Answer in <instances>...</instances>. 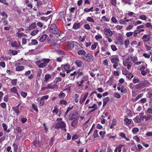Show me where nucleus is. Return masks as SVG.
Returning <instances> with one entry per match:
<instances>
[{"label": "nucleus", "mask_w": 152, "mask_h": 152, "mask_svg": "<svg viewBox=\"0 0 152 152\" xmlns=\"http://www.w3.org/2000/svg\"><path fill=\"white\" fill-rule=\"evenodd\" d=\"M66 124L64 121L57 122L56 123L54 128L56 129H63L65 132H66L67 130L66 128Z\"/></svg>", "instance_id": "obj_1"}, {"label": "nucleus", "mask_w": 152, "mask_h": 152, "mask_svg": "<svg viewBox=\"0 0 152 152\" xmlns=\"http://www.w3.org/2000/svg\"><path fill=\"white\" fill-rule=\"evenodd\" d=\"M49 32L53 34H57L59 32V30L55 24H51L49 27Z\"/></svg>", "instance_id": "obj_2"}, {"label": "nucleus", "mask_w": 152, "mask_h": 152, "mask_svg": "<svg viewBox=\"0 0 152 152\" xmlns=\"http://www.w3.org/2000/svg\"><path fill=\"white\" fill-rule=\"evenodd\" d=\"M81 58L88 62H91L93 60V56L89 53H85V55L82 56Z\"/></svg>", "instance_id": "obj_3"}, {"label": "nucleus", "mask_w": 152, "mask_h": 152, "mask_svg": "<svg viewBox=\"0 0 152 152\" xmlns=\"http://www.w3.org/2000/svg\"><path fill=\"white\" fill-rule=\"evenodd\" d=\"M41 62H42L39 65V67L43 68L47 65V64L50 61V59L48 58H43L41 59Z\"/></svg>", "instance_id": "obj_4"}, {"label": "nucleus", "mask_w": 152, "mask_h": 152, "mask_svg": "<svg viewBox=\"0 0 152 152\" xmlns=\"http://www.w3.org/2000/svg\"><path fill=\"white\" fill-rule=\"evenodd\" d=\"M78 116V113L77 112H75L74 113L71 114L69 116V120L78 119L77 118Z\"/></svg>", "instance_id": "obj_5"}, {"label": "nucleus", "mask_w": 152, "mask_h": 152, "mask_svg": "<svg viewBox=\"0 0 152 152\" xmlns=\"http://www.w3.org/2000/svg\"><path fill=\"white\" fill-rule=\"evenodd\" d=\"M69 65L67 64L65 65H62L61 66V69L63 72H64L65 71H66L67 73H69L70 71H72L71 69L69 70Z\"/></svg>", "instance_id": "obj_6"}, {"label": "nucleus", "mask_w": 152, "mask_h": 152, "mask_svg": "<svg viewBox=\"0 0 152 152\" xmlns=\"http://www.w3.org/2000/svg\"><path fill=\"white\" fill-rule=\"evenodd\" d=\"M11 46L14 47L16 49H18L20 45V41H14L11 42Z\"/></svg>", "instance_id": "obj_7"}, {"label": "nucleus", "mask_w": 152, "mask_h": 152, "mask_svg": "<svg viewBox=\"0 0 152 152\" xmlns=\"http://www.w3.org/2000/svg\"><path fill=\"white\" fill-rule=\"evenodd\" d=\"M141 39L144 42H147L150 40L149 35L145 34L143 36Z\"/></svg>", "instance_id": "obj_8"}, {"label": "nucleus", "mask_w": 152, "mask_h": 152, "mask_svg": "<svg viewBox=\"0 0 152 152\" xmlns=\"http://www.w3.org/2000/svg\"><path fill=\"white\" fill-rule=\"evenodd\" d=\"M123 64L131 63L129 56H125L124 57L123 59Z\"/></svg>", "instance_id": "obj_9"}, {"label": "nucleus", "mask_w": 152, "mask_h": 152, "mask_svg": "<svg viewBox=\"0 0 152 152\" xmlns=\"http://www.w3.org/2000/svg\"><path fill=\"white\" fill-rule=\"evenodd\" d=\"M131 59L132 61L136 65H139L141 64V62L140 61L137 62V58L136 56H134L131 57Z\"/></svg>", "instance_id": "obj_10"}, {"label": "nucleus", "mask_w": 152, "mask_h": 152, "mask_svg": "<svg viewBox=\"0 0 152 152\" xmlns=\"http://www.w3.org/2000/svg\"><path fill=\"white\" fill-rule=\"evenodd\" d=\"M112 64L115 63H118L119 62V60L117 56H115V57H113L110 58Z\"/></svg>", "instance_id": "obj_11"}, {"label": "nucleus", "mask_w": 152, "mask_h": 152, "mask_svg": "<svg viewBox=\"0 0 152 152\" xmlns=\"http://www.w3.org/2000/svg\"><path fill=\"white\" fill-rule=\"evenodd\" d=\"M104 34L109 37H111L113 34L112 32L109 29H104Z\"/></svg>", "instance_id": "obj_12"}, {"label": "nucleus", "mask_w": 152, "mask_h": 152, "mask_svg": "<svg viewBox=\"0 0 152 152\" xmlns=\"http://www.w3.org/2000/svg\"><path fill=\"white\" fill-rule=\"evenodd\" d=\"M79 73V71H75L72 73L70 74L69 76V78L71 80H74L75 78V77L76 75H77Z\"/></svg>", "instance_id": "obj_13"}, {"label": "nucleus", "mask_w": 152, "mask_h": 152, "mask_svg": "<svg viewBox=\"0 0 152 152\" xmlns=\"http://www.w3.org/2000/svg\"><path fill=\"white\" fill-rule=\"evenodd\" d=\"M47 88L51 89H57L58 88V86L56 84L52 85L51 84H48L47 85Z\"/></svg>", "instance_id": "obj_14"}, {"label": "nucleus", "mask_w": 152, "mask_h": 152, "mask_svg": "<svg viewBox=\"0 0 152 152\" xmlns=\"http://www.w3.org/2000/svg\"><path fill=\"white\" fill-rule=\"evenodd\" d=\"M75 63L77 67H81L84 66L83 63L79 60H76L75 62Z\"/></svg>", "instance_id": "obj_15"}, {"label": "nucleus", "mask_w": 152, "mask_h": 152, "mask_svg": "<svg viewBox=\"0 0 152 152\" xmlns=\"http://www.w3.org/2000/svg\"><path fill=\"white\" fill-rule=\"evenodd\" d=\"M10 91L11 93L16 94L18 96L19 95V94L17 92V89L15 87H14L11 88L10 90Z\"/></svg>", "instance_id": "obj_16"}, {"label": "nucleus", "mask_w": 152, "mask_h": 152, "mask_svg": "<svg viewBox=\"0 0 152 152\" xmlns=\"http://www.w3.org/2000/svg\"><path fill=\"white\" fill-rule=\"evenodd\" d=\"M110 98L109 97H107L104 99L103 100V106L106 105L107 102L109 101Z\"/></svg>", "instance_id": "obj_17"}, {"label": "nucleus", "mask_w": 152, "mask_h": 152, "mask_svg": "<svg viewBox=\"0 0 152 152\" xmlns=\"http://www.w3.org/2000/svg\"><path fill=\"white\" fill-rule=\"evenodd\" d=\"M134 122L137 123H140L141 122V119L140 118L138 115H137L136 117L133 119Z\"/></svg>", "instance_id": "obj_18"}, {"label": "nucleus", "mask_w": 152, "mask_h": 152, "mask_svg": "<svg viewBox=\"0 0 152 152\" xmlns=\"http://www.w3.org/2000/svg\"><path fill=\"white\" fill-rule=\"evenodd\" d=\"M132 120L128 118H125L124 119L125 124L127 125H129L131 122Z\"/></svg>", "instance_id": "obj_19"}, {"label": "nucleus", "mask_w": 152, "mask_h": 152, "mask_svg": "<svg viewBox=\"0 0 152 152\" xmlns=\"http://www.w3.org/2000/svg\"><path fill=\"white\" fill-rule=\"evenodd\" d=\"M86 53V51L83 50H80L77 52L78 55H82L83 56L85 55Z\"/></svg>", "instance_id": "obj_20"}, {"label": "nucleus", "mask_w": 152, "mask_h": 152, "mask_svg": "<svg viewBox=\"0 0 152 152\" xmlns=\"http://www.w3.org/2000/svg\"><path fill=\"white\" fill-rule=\"evenodd\" d=\"M20 105L19 104L17 106L13 108V110L17 114H19L20 112V110L18 108V107Z\"/></svg>", "instance_id": "obj_21"}, {"label": "nucleus", "mask_w": 152, "mask_h": 152, "mask_svg": "<svg viewBox=\"0 0 152 152\" xmlns=\"http://www.w3.org/2000/svg\"><path fill=\"white\" fill-rule=\"evenodd\" d=\"M75 44L74 48L76 50H78L81 48V46L80 44L76 42H75Z\"/></svg>", "instance_id": "obj_22"}, {"label": "nucleus", "mask_w": 152, "mask_h": 152, "mask_svg": "<svg viewBox=\"0 0 152 152\" xmlns=\"http://www.w3.org/2000/svg\"><path fill=\"white\" fill-rule=\"evenodd\" d=\"M2 125L4 128V131H6L8 133L10 131V129H7L8 127L6 124H5V123H3L2 124Z\"/></svg>", "instance_id": "obj_23"}, {"label": "nucleus", "mask_w": 152, "mask_h": 152, "mask_svg": "<svg viewBox=\"0 0 152 152\" xmlns=\"http://www.w3.org/2000/svg\"><path fill=\"white\" fill-rule=\"evenodd\" d=\"M47 35L45 34H44L42 35L40 38V41L41 42H42L44 41L45 39H46L47 37Z\"/></svg>", "instance_id": "obj_24"}, {"label": "nucleus", "mask_w": 152, "mask_h": 152, "mask_svg": "<svg viewBox=\"0 0 152 152\" xmlns=\"http://www.w3.org/2000/svg\"><path fill=\"white\" fill-rule=\"evenodd\" d=\"M36 27V23H31L29 26V29L30 30L35 28Z\"/></svg>", "instance_id": "obj_25"}, {"label": "nucleus", "mask_w": 152, "mask_h": 152, "mask_svg": "<svg viewBox=\"0 0 152 152\" xmlns=\"http://www.w3.org/2000/svg\"><path fill=\"white\" fill-rule=\"evenodd\" d=\"M84 82V80H82L80 81H77L76 82L77 84V86L79 87H82L83 86V83Z\"/></svg>", "instance_id": "obj_26"}, {"label": "nucleus", "mask_w": 152, "mask_h": 152, "mask_svg": "<svg viewBox=\"0 0 152 152\" xmlns=\"http://www.w3.org/2000/svg\"><path fill=\"white\" fill-rule=\"evenodd\" d=\"M116 124V121L115 119L114 118L113 119L112 124L110 126V129L113 128V127L115 126Z\"/></svg>", "instance_id": "obj_27"}, {"label": "nucleus", "mask_w": 152, "mask_h": 152, "mask_svg": "<svg viewBox=\"0 0 152 152\" xmlns=\"http://www.w3.org/2000/svg\"><path fill=\"white\" fill-rule=\"evenodd\" d=\"M80 26V24L79 23H75L73 25V28L74 29H77L79 28Z\"/></svg>", "instance_id": "obj_28"}, {"label": "nucleus", "mask_w": 152, "mask_h": 152, "mask_svg": "<svg viewBox=\"0 0 152 152\" xmlns=\"http://www.w3.org/2000/svg\"><path fill=\"white\" fill-rule=\"evenodd\" d=\"M78 122V119L74 120L73 121H72L71 124V125L73 127L75 126L77 124Z\"/></svg>", "instance_id": "obj_29"}, {"label": "nucleus", "mask_w": 152, "mask_h": 152, "mask_svg": "<svg viewBox=\"0 0 152 152\" xmlns=\"http://www.w3.org/2000/svg\"><path fill=\"white\" fill-rule=\"evenodd\" d=\"M38 43L37 41L35 39H32L31 41V44H29V45H37Z\"/></svg>", "instance_id": "obj_30"}, {"label": "nucleus", "mask_w": 152, "mask_h": 152, "mask_svg": "<svg viewBox=\"0 0 152 152\" xmlns=\"http://www.w3.org/2000/svg\"><path fill=\"white\" fill-rule=\"evenodd\" d=\"M139 129L137 127H135L133 128L132 129V132L134 134H136L139 132Z\"/></svg>", "instance_id": "obj_31"}, {"label": "nucleus", "mask_w": 152, "mask_h": 152, "mask_svg": "<svg viewBox=\"0 0 152 152\" xmlns=\"http://www.w3.org/2000/svg\"><path fill=\"white\" fill-rule=\"evenodd\" d=\"M132 63L124 64V66H126L127 68L128 69H130L132 66Z\"/></svg>", "instance_id": "obj_32"}, {"label": "nucleus", "mask_w": 152, "mask_h": 152, "mask_svg": "<svg viewBox=\"0 0 152 152\" xmlns=\"http://www.w3.org/2000/svg\"><path fill=\"white\" fill-rule=\"evenodd\" d=\"M132 63L124 64V66H126L127 68L128 69H130L132 66Z\"/></svg>", "instance_id": "obj_33"}, {"label": "nucleus", "mask_w": 152, "mask_h": 152, "mask_svg": "<svg viewBox=\"0 0 152 152\" xmlns=\"http://www.w3.org/2000/svg\"><path fill=\"white\" fill-rule=\"evenodd\" d=\"M33 144L36 147H39L40 146V145L39 144L38 141H34L33 142Z\"/></svg>", "instance_id": "obj_34"}, {"label": "nucleus", "mask_w": 152, "mask_h": 152, "mask_svg": "<svg viewBox=\"0 0 152 152\" xmlns=\"http://www.w3.org/2000/svg\"><path fill=\"white\" fill-rule=\"evenodd\" d=\"M39 32V30H34L31 32V36H34L37 34Z\"/></svg>", "instance_id": "obj_35"}, {"label": "nucleus", "mask_w": 152, "mask_h": 152, "mask_svg": "<svg viewBox=\"0 0 152 152\" xmlns=\"http://www.w3.org/2000/svg\"><path fill=\"white\" fill-rule=\"evenodd\" d=\"M51 78V76L50 75L46 74L45 76V82H47L48 80Z\"/></svg>", "instance_id": "obj_36"}, {"label": "nucleus", "mask_w": 152, "mask_h": 152, "mask_svg": "<svg viewBox=\"0 0 152 152\" xmlns=\"http://www.w3.org/2000/svg\"><path fill=\"white\" fill-rule=\"evenodd\" d=\"M143 87V85L141 83L137 84L135 86V88L136 89H141Z\"/></svg>", "instance_id": "obj_37"}, {"label": "nucleus", "mask_w": 152, "mask_h": 152, "mask_svg": "<svg viewBox=\"0 0 152 152\" xmlns=\"http://www.w3.org/2000/svg\"><path fill=\"white\" fill-rule=\"evenodd\" d=\"M24 68V67L23 66H18L16 68V70L17 71H20L23 70Z\"/></svg>", "instance_id": "obj_38"}, {"label": "nucleus", "mask_w": 152, "mask_h": 152, "mask_svg": "<svg viewBox=\"0 0 152 152\" xmlns=\"http://www.w3.org/2000/svg\"><path fill=\"white\" fill-rule=\"evenodd\" d=\"M144 118L145 119V121H148V120L149 119H151L152 120V117L151 115H147V116L145 115V117H144Z\"/></svg>", "instance_id": "obj_39"}, {"label": "nucleus", "mask_w": 152, "mask_h": 152, "mask_svg": "<svg viewBox=\"0 0 152 152\" xmlns=\"http://www.w3.org/2000/svg\"><path fill=\"white\" fill-rule=\"evenodd\" d=\"M126 76L129 79L131 80L133 77V75L131 73H129L126 75Z\"/></svg>", "instance_id": "obj_40"}, {"label": "nucleus", "mask_w": 152, "mask_h": 152, "mask_svg": "<svg viewBox=\"0 0 152 152\" xmlns=\"http://www.w3.org/2000/svg\"><path fill=\"white\" fill-rule=\"evenodd\" d=\"M48 43L50 44V46H54L56 45L57 43L54 41H48Z\"/></svg>", "instance_id": "obj_41"}, {"label": "nucleus", "mask_w": 152, "mask_h": 152, "mask_svg": "<svg viewBox=\"0 0 152 152\" xmlns=\"http://www.w3.org/2000/svg\"><path fill=\"white\" fill-rule=\"evenodd\" d=\"M143 94H139L133 100V101H137L138 99L140 98L142 96Z\"/></svg>", "instance_id": "obj_42"}, {"label": "nucleus", "mask_w": 152, "mask_h": 152, "mask_svg": "<svg viewBox=\"0 0 152 152\" xmlns=\"http://www.w3.org/2000/svg\"><path fill=\"white\" fill-rule=\"evenodd\" d=\"M88 108H90V109L95 108V109H98L97 105L95 104H94V105L91 106H88Z\"/></svg>", "instance_id": "obj_43"}, {"label": "nucleus", "mask_w": 152, "mask_h": 152, "mask_svg": "<svg viewBox=\"0 0 152 152\" xmlns=\"http://www.w3.org/2000/svg\"><path fill=\"white\" fill-rule=\"evenodd\" d=\"M17 80L13 79L12 80L11 83L13 86H16L17 84Z\"/></svg>", "instance_id": "obj_44"}, {"label": "nucleus", "mask_w": 152, "mask_h": 152, "mask_svg": "<svg viewBox=\"0 0 152 152\" xmlns=\"http://www.w3.org/2000/svg\"><path fill=\"white\" fill-rule=\"evenodd\" d=\"M79 97V95L77 94H75V101L76 102H78V98Z\"/></svg>", "instance_id": "obj_45"}, {"label": "nucleus", "mask_w": 152, "mask_h": 152, "mask_svg": "<svg viewBox=\"0 0 152 152\" xmlns=\"http://www.w3.org/2000/svg\"><path fill=\"white\" fill-rule=\"evenodd\" d=\"M65 96V94L61 91L58 95V96L60 98H64Z\"/></svg>", "instance_id": "obj_46"}, {"label": "nucleus", "mask_w": 152, "mask_h": 152, "mask_svg": "<svg viewBox=\"0 0 152 152\" xmlns=\"http://www.w3.org/2000/svg\"><path fill=\"white\" fill-rule=\"evenodd\" d=\"M133 81L134 83H136L139 82L140 80L139 79L137 78V77H134L133 79Z\"/></svg>", "instance_id": "obj_47"}, {"label": "nucleus", "mask_w": 152, "mask_h": 152, "mask_svg": "<svg viewBox=\"0 0 152 152\" xmlns=\"http://www.w3.org/2000/svg\"><path fill=\"white\" fill-rule=\"evenodd\" d=\"M129 44V41L128 39H126L124 42L125 46L127 48Z\"/></svg>", "instance_id": "obj_48"}, {"label": "nucleus", "mask_w": 152, "mask_h": 152, "mask_svg": "<svg viewBox=\"0 0 152 152\" xmlns=\"http://www.w3.org/2000/svg\"><path fill=\"white\" fill-rule=\"evenodd\" d=\"M121 147H118L115 149L114 152H121Z\"/></svg>", "instance_id": "obj_49"}, {"label": "nucleus", "mask_w": 152, "mask_h": 152, "mask_svg": "<svg viewBox=\"0 0 152 152\" xmlns=\"http://www.w3.org/2000/svg\"><path fill=\"white\" fill-rule=\"evenodd\" d=\"M1 15L3 17H4V19L7 18L8 16L6 14V13L4 12H2L1 13Z\"/></svg>", "instance_id": "obj_50"}, {"label": "nucleus", "mask_w": 152, "mask_h": 152, "mask_svg": "<svg viewBox=\"0 0 152 152\" xmlns=\"http://www.w3.org/2000/svg\"><path fill=\"white\" fill-rule=\"evenodd\" d=\"M95 38L97 40H98L99 39H102V36L100 34H98V35H96L95 36Z\"/></svg>", "instance_id": "obj_51"}, {"label": "nucleus", "mask_w": 152, "mask_h": 152, "mask_svg": "<svg viewBox=\"0 0 152 152\" xmlns=\"http://www.w3.org/2000/svg\"><path fill=\"white\" fill-rule=\"evenodd\" d=\"M98 131L97 130H96L94 132L93 134V136L94 138H95L98 136Z\"/></svg>", "instance_id": "obj_52"}, {"label": "nucleus", "mask_w": 152, "mask_h": 152, "mask_svg": "<svg viewBox=\"0 0 152 152\" xmlns=\"http://www.w3.org/2000/svg\"><path fill=\"white\" fill-rule=\"evenodd\" d=\"M146 113H152V108H148L146 111Z\"/></svg>", "instance_id": "obj_53"}, {"label": "nucleus", "mask_w": 152, "mask_h": 152, "mask_svg": "<svg viewBox=\"0 0 152 152\" xmlns=\"http://www.w3.org/2000/svg\"><path fill=\"white\" fill-rule=\"evenodd\" d=\"M75 42H72L71 43H69V46L71 48H74L75 46Z\"/></svg>", "instance_id": "obj_54"}, {"label": "nucleus", "mask_w": 152, "mask_h": 152, "mask_svg": "<svg viewBox=\"0 0 152 152\" xmlns=\"http://www.w3.org/2000/svg\"><path fill=\"white\" fill-rule=\"evenodd\" d=\"M84 28L86 29L89 30L91 29V27L88 24H86L84 25Z\"/></svg>", "instance_id": "obj_55"}, {"label": "nucleus", "mask_w": 152, "mask_h": 152, "mask_svg": "<svg viewBox=\"0 0 152 152\" xmlns=\"http://www.w3.org/2000/svg\"><path fill=\"white\" fill-rule=\"evenodd\" d=\"M22 34H23L22 32L21 33L18 32L16 33V35L18 37L20 38L23 37Z\"/></svg>", "instance_id": "obj_56"}, {"label": "nucleus", "mask_w": 152, "mask_h": 152, "mask_svg": "<svg viewBox=\"0 0 152 152\" xmlns=\"http://www.w3.org/2000/svg\"><path fill=\"white\" fill-rule=\"evenodd\" d=\"M86 39V37L85 36H84L82 37L81 36H80L79 37V39L80 41L81 42H83Z\"/></svg>", "instance_id": "obj_57"}, {"label": "nucleus", "mask_w": 152, "mask_h": 152, "mask_svg": "<svg viewBox=\"0 0 152 152\" xmlns=\"http://www.w3.org/2000/svg\"><path fill=\"white\" fill-rule=\"evenodd\" d=\"M140 18L143 20H145L147 18L145 15H142L140 16Z\"/></svg>", "instance_id": "obj_58"}, {"label": "nucleus", "mask_w": 152, "mask_h": 152, "mask_svg": "<svg viewBox=\"0 0 152 152\" xmlns=\"http://www.w3.org/2000/svg\"><path fill=\"white\" fill-rule=\"evenodd\" d=\"M59 103L61 104H63L65 105H66L67 104V102L66 101L64 100H62L60 101L59 102Z\"/></svg>", "instance_id": "obj_59"}, {"label": "nucleus", "mask_w": 152, "mask_h": 152, "mask_svg": "<svg viewBox=\"0 0 152 152\" xmlns=\"http://www.w3.org/2000/svg\"><path fill=\"white\" fill-rule=\"evenodd\" d=\"M20 94L24 98H25L27 96V93L25 92L22 91Z\"/></svg>", "instance_id": "obj_60"}, {"label": "nucleus", "mask_w": 152, "mask_h": 152, "mask_svg": "<svg viewBox=\"0 0 152 152\" xmlns=\"http://www.w3.org/2000/svg\"><path fill=\"white\" fill-rule=\"evenodd\" d=\"M86 20L88 22H94V20L91 17H88Z\"/></svg>", "instance_id": "obj_61"}, {"label": "nucleus", "mask_w": 152, "mask_h": 152, "mask_svg": "<svg viewBox=\"0 0 152 152\" xmlns=\"http://www.w3.org/2000/svg\"><path fill=\"white\" fill-rule=\"evenodd\" d=\"M133 32H129L126 33V35L128 37H129L132 35Z\"/></svg>", "instance_id": "obj_62"}, {"label": "nucleus", "mask_w": 152, "mask_h": 152, "mask_svg": "<svg viewBox=\"0 0 152 152\" xmlns=\"http://www.w3.org/2000/svg\"><path fill=\"white\" fill-rule=\"evenodd\" d=\"M49 98L48 95H45L42 97L41 99V100H44V99H47Z\"/></svg>", "instance_id": "obj_63"}, {"label": "nucleus", "mask_w": 152, "mask_h": 152, "mask_svg": "<svg viewBox=\"0 0 152 152\" xmlns=\"http://www.w3.org/2000/svg\"><path fill=\"white\" fill-rule=\"evenodd\" d=\"M145 25L147 28L151 27L152 29V26L150 23H147L145 24Z\"/></svg>", "instance_id": "obj_64"}]
</instances>
